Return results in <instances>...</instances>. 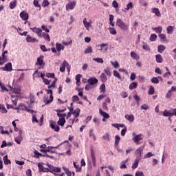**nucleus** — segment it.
I'll return each mask as SVG.
<instances>
[{"label": "nucleus", "instance_id": "1", "mask_svg": "<svg viewBox=\"0 0 176 176\" xmlns=\"http://www.w3.org/2000/svg\"><path fill=\"white\" fill-rule=\"evenodd\" d=\"M116 25L118 28L121 29L122 31L127 32L129 31V28H130V25L124 23L119 18L116 21Z\"/></svg>", "mask_w": 176, "mask_h": 176}, {"label": "nucleus", "instance_id": "2", "mask_svg": "<svg viewBox=\"0 0 176 176\" xmlns=\"http://www.w3.org/2000/svg\"><path fill=\"white\" fill-rule=\"evenodd\" d=\"M47 94H50V99L47 96L43 98V101L46 105L53 102V91L52 89H46Z\"/></svg>", "mask_w": 176, "mask_h": 176}, {"label": "nucleus", "instance_id": "3", "mask_svg": "<svg viewBox=\"0 0 176 176\" xmlns=\"http://www.w3.org/2000/svg\"><path fill=\"white\" fill-rule=\"evenodd\" d=\"M6 54H8V50L3 51L1 56H0V65H3L5 63H7L8 56Z\"/></svg>", "mask_w": 176, "mask_h": 176}, {"label": "nucleus", "instance_id": "4", "mask_svg": "<svg viewBox=\"0 0 176 176\" xmlns=\"http://www.w3.org/2000/svg\"><path fill=\"white\" fill-rule=\"evenodd\" d=\"M144 146H142L137 148L135 151V155H136V159H139V160H141L142 159V152L144 151Z\"/></svg>", "mask_w": 176, "mask_h": 176}, {"label": "nucleus", "instance_id": "5", "mask_svg": "<svg viewBox=\"0 0 176 176\" xmlns=\"http://www.w3.org/2000/svg\"><path fill=\"white\" fill-rule=\"evenodd\" d=\"M2 71H6L7 72H12L13 71V67H12V63H8L6 64L5 67H1Z\"/></svg>", "mask_w": 176, "mask_h": 176}, {"label": "nucleus", "instance_id": "6", "mask_svg": "<svg viewBox=\"0 0 176 176\" xmlns=\"http://www.w3.org/2000/svg\"><path fill=\"white\" fill-rule=\"evenodd\" d=\"M76 6V1H70L66 4V10H74Z\"/></svg>", "mask_w": 176, "mask_h": 176}, {"label": "nucleus", "instance_id": "7", "mask_svg": "<svg viewBox=\"0 0 176 176\" xmlns=\"http://www.w3.org/2000/svg\"><path fill=\"white\" fill-rule=\"evenodd\" d=\"M50 127L52 130H54L57 133L58 131H60V126H58V125H57V123H56V122L50 121Z\"/></svg>", "mask_w": 176, "mask_h": 176}, {"label": "nucleus", "instance_id": "8", "mask_svg": "<svg viewBox=\"0 0 176 176\" xmlns=\"http://www.w3.org/2000/svg\"><path fill=\"white\" fill-rule=\"evenodd\" d=\"M142 140V135L138 134L133 137V141L136 144V145H140V142Z\"/></svg>", "mask_w": 176, "mask_h": 176}, {"label": "nucleus", "instance_id": "9", "mask_svg": "<svg viewBox=\"0 0 176 176\" xmlns=\"http://www.w3.org/2000/svg\"><path fill=\"white\" fill-rule=\"evenodd\" d=\"M19 16L23 21H27L29 19L28 13H27V11H22L20 14Z\"/></svg>", "mask_w": 176, "mask_h": 176}, {"label": "nucleus", "instance_id": "10", "mask_svg": "<svg viewBox=\"0 0 176 176\" xmlns=\"http://www.w3.org/2000/svg\"><path fill=\"white\" fill-rule=\"evenodd\" d=\"M37 166L39 173H49L48 168L43 167V165H42V164L38 163Z\"/></svg>", "mask_w": 176, "mask_h": 176}, {"label": "nucleus", "instance_id": "11", "mask_svg": "<svg viewBox=\"0 0 176 176\" xmlns=\"http://www.w3.org/2000/svg\"><path fill=\"white\" fill-rule=\"evenodd\" d=\"M36 65H40V67H45V63H43V56H40L37 58V61L36 62Z\"/></svg>", "mask_w": 176, "mask_h": 176}, {"label": "nucleus", "instance_id": "12", "mask_svg": "<svg viewBox=\"0 0 176 176\" xmlns=\"http://www.w3.org/2000/svg\"><path fill=\"white\" fill-rule=\"evenodd\" d=\"M91 159L92 160V164L94 167H96V154L94 153V150H93V148L91 149Z\"/></svg>", "mask_w": 176, "mask_h": 176}, {"label": "nucleus", "instance_id": "13", "mask_svg": "<svg viewBox=\"0 0 176 176\" xmlns=\"http://www.w3.org/2000/svg\"><path fill=\"white\" fill-rule=\"evenodd\" d=\"M34 154L37 159H39V156H44L45 157H49L50 159H53V156L49 155L47 154H46L45 155H43L41 153H38V151L36 150L34 151Z\"/></svg>", "mask_w": 176, "mask_h": 176}, {"label": "nucleus", "instance_id": "14", "mask_svg": "<svg viewBox=\"0 0 176 176\" xmlns=\"http://www.w3.org/2000/svg\"><path fill=\"white\" fill-rule=\"evenodd\" d=\"M30 30H32L33 32H35L36 34H37L38 36H42V34H41L42 32V29L34 27L33 28H30Z\"/></svg>", "mask_w": 176, "mask_h": 176}, {"label": "nucleus", "instance_id": "15", "mask_svg": "<svg viewBox=\"0 0 176 176\" xmlns=\"http://www.w3.org/2000/svg\"><path fill=\"white\" fill-rule=\"evenodd\" d=\"M99 113H100V115H101V116H103L104 119H109V114L102 111L101 108L99 109Z\"/></svg>", "mask_w": 176, "mask_h": 176}, {"label": "nucleus", "instance_id": "16", "mask_svg": "<svg viewBox=\"0 0 176 176\" xmlns=\"http://www.w3.org/2000/svg\"><path fill=\"white\" fill-rule=\"evenodd\" d=\"M91 22H87V19L86 18H85L83 19V24H84L86 30H87V31H89L90 27H91Z\"/></svg>", "mask_w": 176, "mask_h": 176}, {"label": "nucleus", "instance_id": "17", "mask_svg": "<svg viewBox=\"0 0 176 176\" xmlns=\"http://www.w3.org/2000/svg\"><path fill=\"white\" fill-rule=\"evenodd\" d=\"M26 41L30 43H35V42H36V38L32 37L30 36V34H28L26 37Z\"/></svg>", "mask_w": 176, "mask_h": 176}, {"label": "nucleus", "instance_id": "18", "mask_svg": "<svg viewBox=\"0 0 176 176\" xmlns=\"http://www.w3.org/2000/svg\"><path fill=\"white\" fill-rule=\"evenodd\" d=\"M124 118L126 120H128V122H130L131 123H133V122H134V116L131 114V115H125Z\"/></svg>", "mask_w": 176, "mask_h": 176}, {"label": "nucleus", "instance_id": "19", "mask_svg": "<svg viewBox=\"0 0 176 176\" xmlns=\"http://www.w3.org/2000/svg\"><path fill=\"white\" fill-rule=\"evenodd\" d=\"M158 36L160 38L161 42H166V43L167 42H168V40H167V38L165 34H160Z\"/></svg>", "mask_w": 176, "mask_h": 176}, {"label": "nucleus", "instance_id": "20", "mask_svg": "<svg viewBox=\"0 0 176 176\" xmlns=\"http://www.w3.org/2000/svg\"><path fill=\"white\" fill-rule=\"evenodd\" d=\"M151 12L152 13H155V16H157V17H160V16H162V14L160 13V10H159V8H152Z\"/></svg>", "mask_w": 176, "mask_h": 176}, {"label": "nucleus", "instance_id": "21", "mask_svg": "<svg viewBox=\"0 0 176 176\" xmlns=\"http://www.w3.org/2000/svg\"><path fill=\"white\" fill-rule=\"evenodd\" d=\"M21 141H23V137L21 136V131H19V135L15 138V142L16 144H21Z\"/></svg>", "mask_w": 176, "mask_h": 176}, {"label": "nucleus", "instance_id": "22", "mask_svg": "<svg viewBox=\"0 0 176 176\" xmlns=\"http://www.w3.org/2000/svg\"><path fill=\"white\" fill-rule=\"evenodd\" d=\"M67 64V60H64L63 62V63L61 64L60 69H59L60 72H65V67H66Z\"/></svg>", "mask_w": 176, "mask_h": 176}, {"label": "nucleus", "instance_id": "23", "mask_svg": "<svg viewBox=\"0 0 176 176\" xmlns=\"http://www.w3.org/2000/svg\"><path fill=\"white\" fill-rule=\"evenodd\" d=\"M100 78L102 83H105L108 80V77H107V75H105L104 73H102L100 76Z\"/></svg>", "mask_w": 176, "mask_h": 176}, {"label": "nucleus", "instance_id": "24", "mask_svg": "<svg viewBox=\"0 0 176 176\" xmlns=\"http://www.w3.org/2000/svg\"><path fill=\"white\" fill-rule=\"evenodd\" d=\"M131 57L133 60H140V56L138 54H137V53H135V52H133V51L131 52Z\"/></svg>", "mask_w": 176, "mask_h": 176}, {"label": "nucleus", "instance_id": "25", "mask_svg": "<svg viewBox=\"0 0 176 176\" xmlns=\"http://www.w3.org/2000/svg\"><path fill=\"white\" fill-rule=\"evenodd\" d=\"M166 32L169 35H171L174 32V26L169 25L166 28Z\"/></svg>", "mask_w": 176, "mask_h": 176}, {"label": "nucleus", "instance_id": "26", "mask_svg": "<svg viewBox=\"0 0 176 176\" xmlns=\"http://www.w3.org/2000/svg\"><path fill=\"white\" fill-rule=\"evenodd\" d=\"M88 83L91 86H93V85H96V83H98V80H97V78H89L88 80Z\"/></svg>", "mask_w": 176, "mask_h": 176}, {"label": "nucleus", "instance_id": "27", "mask_svg": "<svg viewBox=\"0 0 176 176\" xmlns=\"http://www.w3.org/2000/svg\"><path fill=\"white\" fill-rule=\"evenodd\" d=\"M56 47L57 52H60L61 50H64V49L65 48V47L63 45V44L58 43H56Z\"/></svg>", "mask_w": 176, "mask_h": 176}, {"label": "nucleus", "instance_id": "28", "mask_svg": "<svg viewBox=\"0 0 176 176\" xmlns=\"http://www.w3.org/2000/svg\"><path fill=\"white\" fill-rule=\"evenodd\" d=\"M41 37H43V38L45 40V41H47V42H50V36H49V34L47 33H45V32H43L41 34V36H40Z\"/></svg>", "mask_w": 176, "mask_h": 176}, {"label": "nucleus", "instance_id": "29", "mask_svg": "<svg viewBox=\"0 0 176 176\" xmlns=\"http://www.w3.org/2000/svg\"><path fill=\"white\" fill-rule=\"evenodd\" d=\"M166 50V46L163 45H158L157 52L158 53H163Z\"/></svg>", "mask_w": 176, "mask_h": 176}, {"label": "nucleus", "instance_id": "30", "mask_svg": "<svg viewBox=\"0 0 176 176\" xmlns=\"http://www.w3.org/2000/svg\"><path fill=\"white\" fill-rule=\"evenodd\" d=\"M80 78H82V75L80 74H77L76 76V85L77 86H80Z\"/></svg>", "mask_w": 176, "mask_h": 176}, {"label": "nucleus", "instance_id": "31", "mask_svg": "<svg viewBox=\"0 0 176 176\" xmlns=\"http://www.w3.org/2000/svg\"><path fill=\"white\" fill-rule=\"evenodd\" d=\"M65 118H59L57 123L58 126H61L62 127L65 124Z\"/></svg>", "mask_w": 176, "mask_h": 176}, {"label": "nucleus", "instance_id": "32", "mask_svg": "<svg viewBox=\"0 0 176 176\" xmlns=\"http://www.w3.org/2000/svg\"><path fill=\"white\" fill-rule=\"evenodd\" d=\"M138 84L135 82H133L129 85V89L133 90V89H137Z\"/></svg>", "mask_w": 176, "mask_h": 176}, {"label": "nucleus", "instance_id": "33", "mask_svg": "<svg viewBox=\"0 0 176 176\" xmlns=\"http://www.w3.org/2000/svg\"><path fill=\"white\" fill-rule=\"evenodd\" d=\"M155 60L158 63H163V57H162V55L160 54H157L155 56Z\"/></svg>", "mask_w": 176, "mask_h": 176}, {"label": "nucleus", "instance_id": "34", "mask_svg": "<svg viewBox=\"0 0 176 176\" xmlns=\"http://www.w3.org/2000/svg\"><path fill=\"white\" fill-rule=\"evenodd\" d=\"M80 113V109H76L74 111V112L72 113V115H74V118H78L79 115Z\"/></svg>", "mask_w": 176, "mask_h": 176}, {"label": "nucleus", "instance_id": "35", "mask_svg": "<svg viewBox=\"0 0 176 176\" xmlns=\"http://www.w3.org/2000/svg\"><path fill=\"white\" fill-rule=\"evenodd\" d=\"M129 162V159H126L122 162H121L120 163V168L123 169V168H127V166H126V163H127Z\"/></svg>", "mask_w": 176, "mask_h": 176}, {"label": "nucleus", "instance_id": "36", "mask_svg": "<svg viewBox=\"0 0 176 176\" xmlns=\"http://www.w3.org/2000/svg\"><path fill=\"white\" fill-rule=\"evenodd\" d=\"M140 160H141L137 159V158L135 160V162L132 165V168H133V170H135V168H137V167H138V163H140Z\"/></svg>", "mask_w": 176, "mask_h": 176}, {"label": "nucleus", "instance_id": "37", "mask_svg": "<svg viewBox=\"0 0 176 176\" xmlns=\"http://www.w3.org/2000/svg\"><path fill=\"white\" fill-rule=\"evenodd\" d=\"M17 6V1L14 0L10 3V9H14Z\"/></svg>", "mask_w": 176, "mask_h": 176}, {"label": "nucleus", "instance_id": "38", "mask_svg": "<svg viewBox=\"0 0 176 176\" xmlns=\"http://www.w3.org/2000/svg\"><path fill=\"white\" fill-rule=\"evenodd\" d=\"M103 71L107 75V76H109V78H111V76H112V73H111V69H109V67H107Z\"/></svg>", "mask_w": 176, "mask_h": 176}, {"label": "nucleus", "instance_id": "39", "mask_svg": "<svg viewBox=\"0 0 176 176\" xmlns=\"http://www.w3.org/2000/svg\"><path fill=\"white\" fill-rule=\"evenodd\" d=\"M153 30L155 31L157 34H162V32L163 31V28H162V26H160L157 28H153Z\"/></svg>", "mask_w": 176, "mask_h": 176}, {"label": "nucleus", "instance_id": "40", "mask_svg": "<svg viewBox=\"0 0 176 176\" xmlns=\"http://www.w3.org/2000/svg\"><path fill=\"white\" fill-rule=\"evenodd\" d=\"M63 170H64L65 174L67 175V176H72V171H69V169H68V168H66L65 166L63 167Z\"/></svg>", "mask_w": 176, "mask_h": 176}, {"label": "nucleus", "instance_id": "41", "mask_svg": "<svg viewBox=\"0 0 176 176\" xmlns=\"http://www.w3.org/2000/svg\"><path fill=\"white\" fill-rule=\"evenodd\" d=\"M85 54H88L90 53H93V48L91 46H88L87 49L84 51Z\"/></svg>", "mask_w": 176, "mask_h": 176}, {"label": "nucleus", "instance_id": "42", "mask_svg": "<svg viewBox=\"0 0 176 176\" xmlns=\"http://www.w3.org/2000/svg\"><path fill=\"white\" fill-rule=\"evenodd\" d=\"M4 164L8 165V164H10V163H12L10 162V160L8 159V155H5L3 158Z\"/></svg>", "mask_w": 176, "mask_h": 176}, {"label": "nucleus", "instance_id": "43", "mask_svg": "<svg viewBox=\"0 0 176 176\" xmlns=\"http://www.w3.org/2000/svg\"><path fill=\"white\" fill-rule=\"evenodd\" d=\"M119 141H120V136L117 135L115 136V143H114L115 146H118Z\"/></svg>", "mask_w": 176, "mask_h": 176}, {"label": "nucleus", "instance_id": "44", "mask_svg": "<svg viewBox=\"0 0 176 176\" xmlns=\"http://www.w3.org/2000/svg\"><path fill=\"white\" fill-rule=\"evenodd\" d=\"M92 60L99 64H104V60L102 58H94Z\"/></svg>", "mask_w": 176, "mask_h": 176}, {"label": "nucleus", "instance_id": "45", "mask_svg": "<svg viewBox=\"0 0 176 176\" xmlns=\"http://www.w3.org/2000/svg\"><path fill=\"white\" fill-rule=\"evenodd\" d=\"M148 94L149 96H152V95L155 94V87H153V86H152V85L150 86Z\"/></svg>", "mask_w": 176, "mask_h": 176}, {"label": "nucleus", "instance_id": "46", "mask_svg": "<svg viewBox=\"0 0 176 176\" xmlns=\"http://www.w3.org/2000/svg\"><path fill=\"white\" fill-rule=\"evenodd\" d=\"M157 38V35H156L155 34H152L150 36V41L151 42H155V41H156Z\"/></svg>", "mask_w": 176, "mask_h": 176}, {"label": "nucleus", "instance_id": "47", "mask_svg": "<svg viewBox=\"0 0 176 176\" xmlns=\"http://www.w3.org/2000/svg\"><path fill=\"white\" fill-rule=\"evenodd\" d=\"M109 30L111 35H116V34H118V32H116V29L114 28H109Z\"/></svg>", "mask_w": 176, "mask_h": 176}, {"label": "nucleus", "instance_id": "48", "mask_svg": "<svg viewBox=\"0 0 176 176\" xmlns=\"http://www.w3.org/2000/svg\"><path fill=\"white\" fill-rule=\"evenodd\" d=\"M57 116L58 118H59V119H65V117L67 116V113H57Z\"/></svg>", "mask_w": 176, "mask_h": 176}, {"label": "nucleus", "instance_id": "49", "mask_svg": "<svg viewBox=\"0 0 176 176\" xmlns=\"http://www.w3.org/2000/svg\"><path fill=\"white\" fill-rule=\"evenodd\" d=\"M163 116H169L170 118H171V111H167V110H164L163 112Z\"/></svg>", "mask_w": 176, "mask_h": 176}, {"label": "nucleus", "instance_id": "50", "mask_svg": "<svg viewBox=\"0 0 176 176\" xmlns=\"http://www.w3.org/2000/svg\"><path fill=\"white\" fill-rule=\"evenodd\" d=\"M48 166V173H52V174L54 173V166L52 165H50L49 164H47Z\"/></svg>", "mask_w": 176, "mask_h": 176}, {"label": "nucleus", "instance_id": "51", "mask_svg": "<svg viewBox=\"0 0 176 176\" xmlns=\"http://www.w3.org/2000/svg\"><path fill=\"white\" fill-rule=\"evenodd\" d=\"M33 5L35 8H39V10H41V5H39V1L34 0Z\"/></svg>", "mask_w": 176, "mask_h": 176}, {"label": "nucleus", "instance_id": "52", "mask_svg": "<svg viewBox=\"0 0 176 176\" xmlns=\"http://www.w3.org/2000/svg\"><path fill=\"white\" fill-rule=\"evenodd\" d=\"M102 140H104V141H110L109 139V133H106L103 136H102Z\"/></svg>", "mask_w": 176, "mask_h": 176}, {"label": "nucleus", "instance_id": "53", "mask_svg": "<svg viewBox=\"0 0 176 176\" xmlns=\"http://www.w3.org/2000/svg\"><path fill=\"white\" fill-rule=\"evenodd\" d=\"M56 82H57V78H55V80L52 82V84L48 86V89H52V87L54 89L56 87Z\"/></svg>", "mask_w": 176, "mask_h": 176}, {"label": "nucleus", "instance_id": "54", "mask_svg": "<svg viewBox=\"0 0 176 176\" xmlns=\"http://www.w3.org/2000/svg\"><path fill=\"white\" fill-rule=\"evenodd\" d=\"M99 89L100 93H105V84L100 85Z\"/></svg>", "mask_w": 176, "mask_h": 176}, {"label": "nucleus", "instance_id": "55", "mask_svg": "<svg viewBox=\"0 0 176 176\" xmlns=\"http://www.w3.org/2000/svg\"><path fill=\"white\" fill-rule=\"evenodd\" d=\"M133 8H134L133 3L130 2L126 5V8L124 9L125 10H130V9H133Z\"/></svg>", "mask_w": 176, "mask_h": 176}, {"label": "nucleus", "instance_id": "56", "mask_svg": "<svg viewBox=\"0 0 176 176\" xmlns=\"http://www.w3.org/2000/svg\"><path fill=\"white\" fill-rule=\"evenodd\" d=\"M113 76H116V78H118V79H122L120 74H119V72L116 70L113 71Z\"/></svg>", "mask_w": 176, "mask_h": 176}, {"label": "nucleus", "instance_id": "57", "mask_svg": "<svg viewBox=\"0 0 176 176\" xmlns=\"http://www.w3.org/2000/svg\"><path fill=\"white\" fill-rule=\"evenodd\" d=\"M151 82L152 83L157 85V83H159V78H157V77H153L151 78Z\"/></svg>", "mask_w": 176, "mask_h": 176}, {"label": "nucleus", "instance_id": "58", "mask_svg": "<svg viewBox=\"0 0 176 176\" xmlns=\"http://www.w3.org/2000/svg\"><path fill=\"white\" fill-rule=\"evenodd\" d=\"M45 76H46L47 78H54L55 75H54V73H46V74H45Z\"/></svg>", "mask_w": 176, "mask_h": 176}, {"label": "nucleus", "instance_id": "59", "mask_svg": "<svg viewBox=\"0 0 176 176\" xmlns=\"http://www.w3.org/2000/svg\"><path fill=\"white\" fill-rule=\"evenodd\" d=\"M49 5H50L49 1H47V0H44V1H43V3H42L43 8H46V6H49Z\"/></svg>", "mask_w": 176, "mask_h": 176}, {"label": "nucleus", "instance_id": "60", "mask_svg": "<svg viewBox=\"0 0 176 176\" xmlns=\"http://www.w3.org/2000/svg\"><path fill=\"white\" fill-rule=\"evenodd\" d=\"M19 109H21L22 111H24V109L25 111L27 109V106H25L24 104L21 103L19 104Z\"/></svg>", "mask_w": 176, "mask_h": 176}, {"label": "nucleus", "instance_id": "61", "mask_svg": "<svg viewBox=\"0 0 176 176\" xmlns=\"http://www.w3.org/2000/svg\"><path fill=\"white\" fill-rule=\"evenodd\" d=\"M41 28L43 31H45V32H50V30H49V28H47V27L45 25H43Z\"/></svg>", "mask_w": 176, "mask_h": 176}, {"label": "nucleus", "instance_id": "62", "mask_svg": "<svg viewBox=\"0 0 176 176\" xmlns=\"http://www.w3.org/2000/svg\"><path fill=\"white\" fill-rule=\"evenodd\" d=\"M154 154H153L151 152L147 153L145 155H144V159H148V157H152V156H153Z\"/></svg>", "mask_w": 176, "mask_h": 176}, {"label": "nucleus", "instance_id": "63", "mask_svg": "<svg viewBox=\"0 0 176 176\" xmlns=\"http://www.w3.org/2000/svg\"><path fill=\"white\" fill-rule=\"evenodd\" d=\"M135 176H145L144 175V172H142V171H137L136 173H135Z\"/></svg>", "mask_w": 176, "mask_h": 176}, {"label": "nucleus", "instance_id": "64", "mask_svg": "<svg viewBox=\"0 0 176 176\" xmlns=\"http://www.w3.org/2000/svg\"><path fill=\"white\" fill-rule=\"evenodd\" d=\"M171 116H176V109H170Z\"/></svg>", "mask_w": 176, "mask_h": 176}]
</instances>
